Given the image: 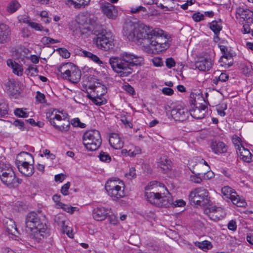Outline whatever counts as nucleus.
<instances>
[{"instance_id":"nucleus-17","label":"nucleus","mask_w":253,"mask_h":253,"mask_svg":"<svg viewBox=\"0 0 253 253\" xmlns=\"http://www.w3.org/2000/svg\"><path fill=\"white\" fill-rule=\"evenodd\" d=\"M207 110V106L205 105L196 103L189 112L194 118L201 119L205 117Z\"/></svg>"},{"instance_id":"nucleus-14","label":"nucleus","mask_w":253,"mask_h":253,"mask_svg":"<svg viewBox=\"0 0 253 253\" xmlns=\"http://www.w3.org/2000/svg\"><path fill=\"white\" fill-rule=\"evenodd\" d=\"M171 117L176 121H184L189 117V112L187 109L180 105L173 107L171 111Z\"/></svg>"},{"instance_id":"nucleus-38","label":"nucleus","mask_w":253,"mask_h":253,"mask_svg":"<svg viewBox=\"0 0 253 253\" xmlns=\"http://www.w3.org/2000/svg\"><path fill=\"white\" fill-rule=\"evenodd\" d=\"M12 69V72L15 75L19 76L23 73V68L21 64H7Z\"/></svg>"},{"instance_id":"nucleus-39","label":"nucleus","mask_w":253,"mask_h":253,"mask_svg":"<svg viewBox=\"0 0 253 253\" xmlns=\"http://www.w3.org/2000/svg\"><path fill=\"white\" fill-rule=\"evenodd\" d=\"M83 54L84 57L88 58L93 62H96L97 63H103V61L100 60V59L96 55L92 54L90 52L83 51Z\"/></svg>"},{"instance_id":"nucleus-44","label":"nucleus","mask_w":253,"mask_h":253,"mask_svg":"<svg viewBox=\"0 0 253 253\" xmlns=\"http://www.w3.org/2000/svg\"><path fill=\"white\" fill-rule=\"evenodd\" d=\"M20 7V4L16 0L12 1L7 6V11L10 13L15 12Z\"/></svg>"},{"instance_id":"nucleus-57","label":"nucleus","mask_w":253,"mask_h":253,"mask_svg":"<svg viewBox=\"0 0 253 253\" xmlns=\"http://www.w3.org/2000/svg\"><path fill=\"white\" fill-rule=\"evenodd\" d=\"M36 98V100L41 103H44L46 101L45 95L40 91L37 92Z\"/></svg>"},{"instance_id":"nucleus-55","label":"nucleus","mask_w":253,"mask_h":253,"mask_svg":"<svg viewBox=\"0 0 253 253\" xmlns=\"http://www.w3.org/2000/svg\"><path fill=\"white\" fill-rule=\"evenodd\" d=\"M192 18L195 22H200L204 19V15L198 12L192 15Z\"/></svg>"},{"instance_id":"nucleus-19","label":"nucleus","mask_w":253,"mask_h":253,"mask_svg":"<svg viewBox=\"0 0 253 253\" xmlns=\"http://www.w3.org/2000/svg\"><path fill=\"white\" fill-rule=\"evenodd\" d=\"M64 74L68 77L70 81L73 83H78L81 79V71L75 64H71L70 69L66 70Z\"/></svg>"},{"instance_id":"nucleus-28","label":"nucleus","mask_w":253,"mask_h":253,"mask_svg":"<svg viewBox=\"0 0 253 253\" xmlns=\"http://www.w3.org/2000/svg\"><path fill=\"white\" fill-rule=\"evenodd\" d=\"M108 209L103 207H97L93 210L92 215L94 219L97 221L104 220L109 214Z\"/></svg>"},{"instance_id":"nucleus-49","label":"nucleus","mask_w":253,"mask_h":253,"mask_svg":"<svg viewBox=\"0 0 253 253\" xmlns=\"http://www.w3.org/2000/svg\"><path fill=\"white\" fill-rule=\"evenodd\" d=\"M54 221L57 223V224L62 227V226H64L66 220H65V217L62 215H56L54 217Z\"/></svg>"},{"instance_id":"nucleus-61","label":"nucleus","mask_w":253,"mask_h":253,"mask_svg":"<svg viewBox=\"0 0 253 253\" xmlns=\"http://www.w3.org/2000/svg\"><path fill=\"white\" fill-rule=\"evenodd\" d=\"M203 178L204 179H210L214 177V173L211 171H208L207 172H205L203 170Z\"/></svg>"},{"instance_id":"nucleus-23","label":"nucleus","mask_w":253,"mask_h":253,"mask_svg":"<svg viewBox=\"0 0 253 253\" xmlns=\"http://www.w3.org/2000/svg\"><path fill=\"white\" fill-rule=\"evenodd\" d=\"M109 141L111 146L116 149L122 148L124 144V142L120 135L116 133L110 134Z\"/></svg>"},{"instance_id":"nucleus-21","label":"nucleus","mask_w":253,"mask_h":253,"mask_svg":"<svg viewBox=\"0 0 253 253\" xmlns=\"http://www.w3.org/2000/svg\"><path fill=\"white\" fill-rule=\"evenodd\" d=\"M9 173L0 176V179L3 184L7 186L14 187L21 181L18 179H16L15 174L14 171H8Z\"/></svg>"},{"instance_id":"nucleus-18","label":"nucleus","mask_w":253,"mask_h":253,"mask_svg":"<svg viewBox=\"0 0 253 253\" xmlns=\"http://www.w3.org/2000/svg\"><path fill=\"white\" fill-rule=\"evenodd\" d=\"M210 145L212 152L216 155H221L227 152L228 147L222 141L212 139L211 141Z\"/></svg>"},{"instance_id":"nucleus-40","label":"nucleus","mask_w":253,"mask_h":253,"mask_svg":"<svg viewBox=\"0 0 253 253\" xmlns=\"http://www.w3.org/2000/svg\"><path fill=\"white\" fill-rule=\"evenodd\" d=\"M193 69H198L200 71L208 72L212 68L211 64H192Z\"/></svg>"},{"instance_id":"nucleus-50","label":"nucleus","mask_w":253,"mask_h":253,"mask_svg":"<svg viewBox=\"0 0 253 253\" xmlns=\"http://www.w3.org/2000/svg\"><path fill=\"white\" fill-rule=\"evenodd\" d=\"M42 42L45 45H48L49 44H53L59 42V41L57 40H55L51 38L50 37H44L42 38Z\"/></svg>"},{"instance_id":"nucleus-48","label":"nucleus","mask_w":253,"mask_h":253,"mask_svg":"<svg viewBox=\"0 0 253 253\" xmlns=\"http://www.w3.org/2000/svg\"><path fill=\"white\" fill-rule=\"evenodd\" d=\"M14 114L21 118H27L28 116V114L24 110L23 108H16L14 110Z\"/></svg>"},{"instance_id":"nucleus-62","label":"nucleus","mask_w":253,"mask_h":253,"mask_svg":"<svg viewBox=\"0 0 253 253\" xmlns=\"http://www.w3.org/2000/svg\"><path fill=\"white\" fill-rule=\"evenodd\" d=\"M172 204L174 207H181L185 205V202L183 200H177L174 202H171L170 204Z\"/></svg>"},{"instance_id":"nucleus-7","label":"nucleus","mask_w":253,"mask_h":253,"mask_svg":"<svg viewBox=\"0 0 253 253\" xmlns=\"http://www.w3.org/2000/svg\"><path fill=\"white\" fill-rule=\"evenodd\" d=\"M83 143L89 151H95L98 149L102 143L99 131L96 129L86 131L83 136Z\"/></svg>"},{"instance_id":"nucleus-47","label":"nucleus","mask_w":253,"mask_h":253,"mask_svg":"<svg viewBox=\"0 0 253 253\" xmlns=\"http://www.w3.org/2000/svg\"><path fill=\"white\" fill-rule=\"evenodd\" d=\"M99 157L100 160L103 162L109 163L111 160V157L107 152H101Z\"/></svg>"},{"instance_id":"nucleus-3","label":"nucleus","mask_w":253,"mask_h":253,"mask_svg":"<svg viewBox=\"0 0 253 253\" xmlns=\"http://www.w3.org/2000/svg\"><path fill=\"white\" fill-rule=\"evenodd\" d=\"M26 231L30 234L31 238L39 242L47 234L46 224L42 223L37 213H29L25 220Z\"/></svg>"},{"instance_id":"nucleus-33","label":"nucleus","mask_w":253,"mask_h":253,"mask_svg":"<svg viewBox=\"0 0 253 253\" xmlns=\"http://www.w3.org/2000/svg\"><path fill=\"white\" fill-rule=\"evenodd\" d=\"M31 160H33L32 156L29 153L23 152L18 155L16 164H20L21 161L25 163H30Z\"/></svg>"},{"instance_id":"nucleus-60","label":"nucleus","mask_w":253,"mask_h":253,"mask_svg":"<svg viewBox=\"0 0 253 253\" xmlns=\"http://www.w3.org/2000/svg\"><path fill=\"white\" fill-rule=\"evenodd\" d=\"M70 186V183L69 182H68L67 183L64 184L62 187H61V192L64 195H68L69 194L68 193V189Z\"/></svg>"},{"instance_id":"nucleus-63","label":"nucleus","mask_w":253,"mask_h":253,"mask_svg":"<svg viewBox=\"0 0 253 253\" xmlns=\"http://www.w3.org/2000/svg\"><path fill=\"white\" fill-rule=\"evenodd\" d=\"M232 142L235 145L236 148L238 146H243L241 143V138L237 135L233 136Z\"/></svg>"},{"instance_id":"nucleus-25","label":"nucleus","mask_w":253,"mask_h":253,"mask_svg":"<svg viewBox=\"0 0 253 253\" xmlns=\"http://www.w3.org/2000/svg\"><path fill=\"white\" fill-rule=\"evenodd\" d=\"M19 171L26 176H31L34 172V168L30 163L20 161V164L16 165Z\"/></svg>"},{"instance_id":"nucleus-27","label":"nucleus","mask_w":253,"mask_h":253,"mask_svg":"<svg viewBox=\"0 0 253 253\" xmlns=\"http://www.w3.org/2000/svg\"><path fill=\"white\" fill-rule=\"evenodd\" d=\"M90 31H92V30H91V27L89 26L87 24H83L79 22L75 24L73 30L74 34L77 36L87 34Z\"/></svg>"},{"instance_id":"nucleus-20","label":"nucleus","mask_w":253,"mask_h":253,"mask_svg":"<svg viewBox=\"0 0 253 253\" xmlns=\"http://www.w3.org/2000/svg\"><path fill=\"white\" fill-rule=\"evenodd\" d=\"M4 86L6 93L10 96L16 98L19 94L20 88L14 80L8 79V81L5 83Z\"/></svg>"},{"instance_id":"nucleus-29","label":"nucleus","mask_w":253,"mask_h":253,"mask_svg":"<svg viewBox=\"0 0 253 253\" xmlns=\"http://www.w3.org/2000/svg\"><path fill=\"white\" fill-rule=\"evenodd\" d=\"M89 88L96 93L97 96H103L107 92L106 87L99 82H95L92 84L88 85Z\"/></svg>"},{"instance_id":"nucleus-8","label":"nucleus","mask_w":253,"mask_h":253,"mask_svg":"<svg viewBox=\"0 0 253 253\" xmlns=\"http://www.w3.org/2000/svg\"><path fill=\"white\" fill-rule=\"evenodd\" d=\"M190 201L195 205L205 206L210 202V197L207 189L203 187L194 189L189 194Z\"/></svg>"},{"instance_id":"nucleus-58","label":"nucleus","mask_w":253,"mask_h":253,"mask_svg":"<svg viewBox=\"0 0 253 253\" xmlns=\"http://www.w3.org/2000/svg\"><path fill=\"white\" fill-rule=\"evenodd\" d=\"M140 11L146 12V8L141 5L136 7H132L130 8V12L132 13H136Z\"/></svg>"},{"instance_id":"nucleus-11","label":"nucleus","mask_w":253,"mask_h":253,"mask_svg":"<svg viewBox=\"0 0 253 253\" xmlns=\"http://www.w3.org/2000/svg\"><path fill=\"white\" fill-rule=\"evenodd\" d=\"M221 192L227 198L230 199L233 204L237 206L243 207L246 205L245 201L243 199H241L235 191H233L230 187H223Z\"/></svg>"},{"instance_id":"nucleus-1","label":"nucleus","mask_w":253,"mask_h":253,"mask_svg":"<svg viewBox=\"0 0 253 253\" xmlns=\"http://www.w3.org/2000/svg\"><path fill=\"white\" fill-rule=\"evenodd\" d=\"M147 201L158 207H168L171 202V197L164 185L157 181L150 182L146 187Z\"/></svg>"},{"instance_id":"nucleus-36","label":"nucleus","mask_w":253,"mask_h":253,"mask_svg":"<svg viewBox=\"0 0 253 253\" xmlns=\"http://www.w3.org/2000/svg\"><path fill=\"white\" fill-rule=\"evenodd\" d=\"M212 62V60L210 56L205 54L197 56L195 63H211Z\"/></svg>"},{"instance_id":"nucleus-37","label":"nucleus","mask_w":253,"mask_h":253,"mask_svg":"<svg viewBox=\"0 0 253 253\" xmlns=\"http://www.w3.org/2000/svg\"><path fill=\"white\" fill-rule=\"evenodd\" d=\"M101 96H97L96 95V96L92 97L90 94L87 95L88 98H89L95 105L98 106L105 104L106 103V100Z\"/></svg>"},{"instance_id":"nucleus-45","label":"nucleus","mask_w":253,"mask_h":253,"mask_svg":"<svg viewBox=\"0 0 253 253\" xmlns=\"http://www.w3.org/2000/svg\"><path fill=\"white\" fill-rule=\"evenodd\" d=\"M112 68L114 71L118 73H121L122 70L126 68L128 64H110ZM134 65L135 64H131Z\"/></svg>"},{"instance_id":"nucleus-10","label":"nucleus","mask_w":253,"mask_h":253,"mask_svg":"<svg viewBox=\"0 0 253 253\" xmlns=\"http://www.w3.org/2000/svg\"><path fill=\"white\" fill-rule=\"evenodd\" d=\"M12 54L14 60L9 59L7 61V63H18L23 62L24 63L32 62V63H38L39 57L35 55H32L30 56L23 55L19 52L18 49H14L12 50Z\"/></svg>"},{"instance_id":"nucleus-2","label":"nucleus","mask_w":253,"mask_h":253,"mask_svg":"<svg viewBox=\"0 0 253 253\" xmlns=\"http://www.w3.org/2000/svg\"><path fill=\"white\" fill-rule=\"evenodd\" d=\"M143 42L144 49L149 53H158L166 50L169 46L168 39L164 36V31L159 28H150Z\"/></svg>"},{"instance_id":"nucleus-24","label":"nucleus","mask_w":253,"mask_h":253,"mask_svg":"<svg viewBox=\"0 0 253 253\" xmlns=\"http://www.w3.org/2000/svg\"><path fill=\"white\" fill-rule=\"evenodd\" d=\"M236 152L240 159L246 163H250L253 161V156L250 151L244 146H238L236 148Z\"/></svg>"},{"instance_id":"nucleus-41","label":"nucleus","mask_w":253,"mask_h":253,"mask_svg":"<svg viewBox=\"0 0 253 253\" xmlns=\"http://www.w3.org/2000/svg\"><path fill=\"white\" fill-rule=\"evenodd\" d=\"M58 207L62 209L64 211L70 213H73L77 209V207H73L69 205H66L62 203H59L58 204Z\"/></svg>"},{"instance_id":"nucleus-6","label":"nucleus","mask_w":253,"mask_h":253,"mask_svg":"<svg viewBox=\"0 0 253 253\" xmlns=\"http://www.w3.org/2000/svg\"><path fill=\"white\" fill-rule=\"evenodd\" d=\"M105 187L107 194L114 201H117L125 196L124 183L118 178L109 179L106 182Z\"/></svg>"},{"instance_id":"nucleus-15","label":"nucleus","mask_w":253,"mask_h":253,"mask_svg":"<svg viewBox=\"0 0 253 253\" xmlns=\"http://www.w3.org/2000/svg\"><path fill=\"white\" fill-rule=\"evenodd\" d=\"M195 162L191 161L189 164L192 172L194 174L190 176V180L194 183H200L202 181L200 175L203 174V170L201 169L203 165L202 163L194 164Z\"/></svg>"},{"instance_id":"nucleus-31","label":"nucleus","mask_w":253,"mask_h":253,"mask_svg":"<svg viewBox=\"0 0 253 253\" xmlns=\"http://www.w3.org/2000/svg\"><path fill=\"white\" fill-rule=\"evenodd\" d=\"M61 113L63 112H59L56 109L51 108L46 113V117L51 124L55 119L61 118V115L59 113L61 114Z\"/></svg>"},{"instance_id":"nucleus-16","label":"nucleus","mask_w":253,"mask_h":253,"mask_svg":"<svg viewBox=\"0 0 253 253\" xmlns=\"http://www.w3.org/2000/svg\"><path fill=\"white\" fill-rule=\"evenodd\" d=\"M3 224L5 231L11 235V238L18 241L20 234L17 230L14 221L10 218H5L3 219Z\"/></svg>"},{"instance_id":"nucleus-4","label":"nucleus","mask_w":253,"mask_h":253,"mask_svg":"<svg viewBox=\"0 0 253 253\" xmlns=\"http://www.w3.org/2000/svg\"><path fill=\"white\" fill-rule=\"evenodd\" d=\"M150 27L146 25H140L132 22L126 23L124 26V35L129 41H133L143 46L144 38H146Z\"/></svg>"},{"instance_id":"nucleus-34","label":"nucleus","mask_w":253,"mask_h":253,"mask_svg":"<svg viewBox=\"0 0 253 253\" xmlns=\"http://www.w3.org/2000/svg\"><path fill=\"white\" fill-rule=\"evenodd\" d=\"M209 24L210 29L213 31L214 35L218 38V35L219 34L222 28L221 24H219L218 22L215 20L212 21L211 23H209Z\"/></svg>"},{"instance_id":"nucleus-46","label":"nucleus","mask_w":253,"mask_h":253,"mask_svg":"<svg viewBox=\"0 0 253 253\" xmlns=\"http://www.w3.org/2000/svg\"><path fill=\"white\" fill-rule=\"evenodd\" d=\"M24 22L27 23L28 25L34 28L35 30L37 31H42L43 29L42 26L37 23L32 22L29 20H27L26 21H24Z\"/></svg>"},{"instance_id":"nucleus-52","label":"nucleus","mask_w":253,"mask_h":253,"mask_svg":"<svg viewBox=\"0 0 253 253\" xmlns=\"http://www.w3.org/2000/svg\"><path fill=\"white\" fill-rule=\"evenodd\" d=\"M62 231L64 233H66L67 235L70 238L73 237V234L72 233V229L71 227L68 226L67 225L62 226Z\"/></svg>"},{"instance_id":"nucleus-32","label":"nucleus","mask_w":253,"mask_h":253,"mask_svg":"<svg viewBox=\"0 0 253 253\" xmlns=\"http://www.w3.org/2000/svg\"><path fill=\"white\" fill-rule=\"evenodd\" d=\"M236 14L244 20H248L253 16V13L252 11L248 9L238 7L236 9Z\"/></svg>"},{"instance_id":"nucleus-22","label":"nucleus","mask_w":253,"mask_h":253,"mask_svg":"<svg viewBox=\"0 0 253 253\" xmlns=\"http://www.w3.org/2000/svg\"><path fill=\"white\" fill-rule=\"evenodd\" d=\"M101 8L103 13L110 19H115L117 16L118 11L116 6L109 2L103 3L101 4Z\"/></svg>"},{"instance_id":"nucleus-51","label":"nucleus","mask_w":253,"mask_h":253,"mask_svg":"<svg viewBox=\"0 0 253 253\" xmlns=\"http://www.w3.org/2000/svg\"><path fill=\"white\" fill-rule=\"evenodd\" d=\"M38 70L36 68L33 66H30L28 69L25 71V73L29 76H34L38 74Z\"/></svg>"},{"instance_id":"nucleus-5","label":"nucleus","mask_w":253,"mask_h":253,"mask_svg":"<svg viewBox=\"0 0 253 253\" xmlns=\"http://www.w3.org/2000/svg\"><path fill=\"white\" fill-rule=\"evenodd\" d=\"M92 33L96 36L94 42L98 48L105 51L113 48V39L110 36V34L106 32L102 26L96 25L93 27Z\"/></svg>"},{"instance_id":"nucleus-9","label":"nucleus","mask_w":253,"mask_h":253,"mask_svg":"<svg viewBox=\"0 0 253 253\" xmlns=\"http://www.w3.org/2000/svg\"><path fill=\"white\" fill-rule=\"evenodd\" d=\"M144 58L132 53L124 52L119 56H112L109 58V63H142Z\"/></svg>"},{"instance_id":"nucleus-12","label":"nucleus","mask_w":253,"mask_h":253,"mask_svg":"<svg viewBox=\"0 0 253 253\" xmlns=\"http://www.w3.org/2000/svg\"><path fill=\"white\" fill-rule=\"evenodd\" d=\"M204 213L207 214L211 220L214 221L220 220L223 218L226 214L225 211L222 208L211 206L205 208Z\"/></svg>"},{"instance_id":"nucleus-35","label":"nucleus","mask_w":253,"mask_h":253,"mask_svg":"<svg viewBox=\"0 0 253 253\" xmlns=\"http://www.w3.org/2000/svg\"><path fill=\"white\" fill-rule=\"evenodd\" d=\"M239 68L241 73L246 76H249L253 72L251 64H240Z\"/></svg>"},{"instance_id":"nucleus-30","label":"nucleus","mask_w":253,"mask_h":253,"mask_svg":"<svg viewBox=\"0 0 253 253\" xmlns=\"http://www.w3.org/2000/svg\"><path fill=\"white\" fill-rule=\"evenodd\" d=\"M158 167L164 172H167L171 169V162L167 156H163L158 162Z\"/></svg>"},{"instance_id":"nucleus-43","label":"nucleus","mask_w":253,"mask_h":253,"mask_svg":"<svg viewBox=\"0 0 253 253\" xmlns=\"http://www.w3.org/2000/svg\"><path fill=\"white\" fill-rule=\"evenodd\" d=\"M90 0H73L71 2L76 8H79L82 6L84 7L88 5Z\"/></svg>"},{"instance_id":"nucleus-59","label":"nucleus","mask_w":253,"mask_h":253,"mask_svg":"<svg viewBox=\"0 0 253 253\" xmlns=\"http://www.w3.org/2000/svg\"><path fill=\"white\" fill-rule=\"evenodd\" d=\"M72 124L74 126H79L81 128H84L85 126V125L84 124L80 122L79 118L74 119L72 121Z\"/></svg>"},{"instance_id":"nucleus-13","label":"nucleus","mask_w":253,"mask_h":253,"mask_svg":"<svg viewBox=\"0 0 253 253\" xmlns=\"http://www.w3.org/2000/svg\"><path fill=\"white\" fill-rule=\"evenodd\" d=\"M61 114L62 115H61V118L55 119L50 124L56 129L62 132H66L69 129L70 122L69 118L67 117V114L61 113Z\"/></svg>"},{"instance_id":"nucleus-54","label":"nucleus","mask_w":253,"mask_h":253,"mask_svg":"<svg viewBox=\"0 0 253 253\" xmlns=\"http://www.w3.org/2000/svg\"><path fill=\"white\" fill-rule=\"evenodd\" d=\"M57 51L59 52L60 56L64 58H67L70 57V52L64 48H59Z\"/></svg>"},{"instance_id":"nucleus-26","label":"nucleus","mask_w":253,"mask_h":253,"mask_svg":"<svg viewBox=\"0 0 253 253\" xmlns=\"http://www.w3.org/2000/svg\"><path fill=\"white\" fill-rule=\"evenodd\" d=\"M10 35L9 27L5 24H0V43H4L10 40Z\"/></svg>"},{"instance_id":"nucleus-56","label":"nucleus","mask_w":253,"mask_h":253,"mask_svg":"<svg viewBox=\"0 0 253 253\" xmlns=\"http://www.w3.org/2000/svg\"><path fill=\"white\" fill-rule=\"evenodd\" d=\"M136 175L135 169L133 167L130 168L129 172L125 174L126 177L129 179L135 178Z\"/></svg>"},{"instance_id":"nucleus-64","label":"nucleus","mask_w":253,"mask_h":253,"mask_svg":"<svg viewBox=\"0 0 253 253\" xmlns=\"http://www.w3.org/2000/svg\"><path fill=\"white\" fill-rule=\"evenodd\" d=\"M13 125L19 127V128L21 130H24V122L21 120H16L14 121L13 122Z\"/></svg>"},{"instance_id":"nucleus-53","label":"nucleus","mask_w":253,"mask_h":253,"mask_svg":"<svg viewBox=\"0 0 253 253\" xmlns=\"http://www.w3.org/2000/svg\"><path fill=\"white\" fill-rule=\"evenodd\" d=\"M198 246L202 250L209 249L211 248V243L208 241H205L202 242H198Z\"/></svg>"},{"instance_id":"nucleus-42","label":"nucleus","mask_w":253,"mask_h":253,"mask_svg":"<svg viewBox=\"0 0 253 253\" xmlns=\"http://www.w3.org/2000/svg\"><path fill=\"white\" fill-rule=\"evenodd\" d=\"M14 171L9 165L4 163H0V176L9 173L8 171Z\"/></svg>"}]
</instances>
